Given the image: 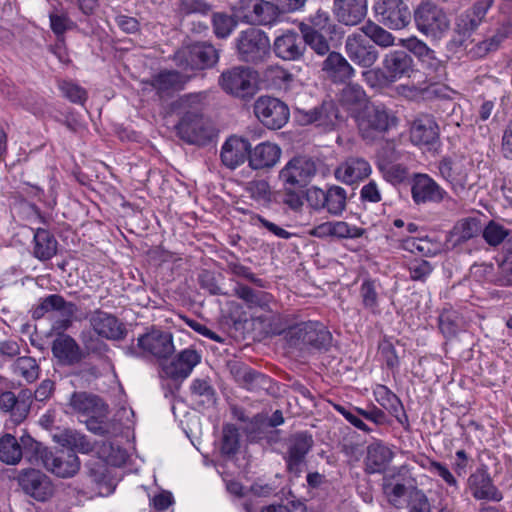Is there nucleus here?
<instances>
[{"label":"nucleus","mask_w":512,"mask_h":512,"mask_svg":"<svg viewBox=\"0 0 512 512\" xmlns=\"http://www.w3.org/2000/svg\"><path fill=\"white\" fill-rule=\"evenodd\" d=\"M25 448L34 455V463L61 478L73 477L80 469V460L72 451H52L33 438L24 440Z\"/></svg>","instance_id":"nucleus-1"},{"label":"nucleus","mask_w":512,"mask_h":512,"mask_svg":"<svg viewBox=\"0 0 512 512\" xmlns=\"http://www.w3.org/2000/svg\"><path fill=\"white\" fill-rule=\"evenodd\" d=\"M220 50L208 41H196L178 49L175 64L185 71L212 69L218 63Z\"/></svg>","instance_id":"nucleus-2"},{"label":"nucleus","mask_w":512,"mask_h":512,"mask_svg":"<svg viewBox=\"0 0 512 512\" xmlns=\"http://www.w3.org/2000/svg\"><path fill=\"white\" fill-rule=\"evenodd\" d=\"M174 351L172 333L157 328H151L137 338L136 344L125 347L126 355L137 358L153 356L166 360Z\"/></svg>","instance_id":"nucleus-3"},{"label":"nucleus","mask_w":512,"mask_h":512,"mask_svg":"<svg viewBox=\"0 0 512 512\" xmlns=\"http://www.w3.org/2000/svg\"><path fill=\"white\" fill-rule=\"evenodd\" d=\"M289 347L304 349H327L332 336L326 327L318 321H307L290 326L285 331Z\"/></svg>","instance_id":"nucleus-4"},{"label":"nucleus","mask_w":512,"mask_h":512,"mask_svg":"<svg viewBox=\"0 0 512 512\" xmlns=\"http://www.w3.org/2000/svg\"><path fill=\"white\" fill-rule=\"evenodd\" d=\"M413 18L417 30L434 41L441 40L450 29L446 12L429 0L422 1L415 8Z\"/></svg>","instance_id":"nucleus-5"},{"label":"nucleus","mask_w":512,"mask_h":512,"mask_svg":"<svg viewBox=\"0 0 512 512\" xmlns=\"http://www.w3.org/2000/svg\"><path fill=\"white\" fill-rule=\"evenodd\" d=\"M177 136L188 144L204 146L212 141L214 129L200 109L186 110L175 125Z\"/></svg>","instance_id":"nucleus-6"},{"label":"nucleus","mask_w":512,"mask_h":512,"mask_svg":"<svg viewBox=\"0 0 512 512\" xmlns=\"http://www.w3.org/2000/svg\"><path fill=\"white\" fill-rule=\"evenodd\" d=\"M232 291L233 295L243 302L240 311H235L233 314L234 327L237 331H241L245 338L255 341L256 292L243 281H236Z\"/></svg>","instance_id":"nucleus-7"},{"label":"nucleus","mask_w":512,"mask_h":512,"mask_svg":"<svg viewBox=\"0 0 512 512\" xmlns=\"http://www.w3.org/2000/svg\"><path fill=\"white\" fill-rule=\"evenodd\" d=\"M239 21L251 26L239 33L236 39L238 58L247 63L256 61V0H240L236 10Z\"/></svg>","instance_id":"nucleus-8"},{"label":"nucleus","mask_w":512,"mask_h":512,"mask_svg":"<svg viewBox=\"0 0 512 512\" xmlns=\"http://www.w3.org/2000/svg\"><path fill=\"white\" fill-rule=\"evenodd\" d=\"M219 85L226 93L249 101L256 93V71L251 67H233L222 72Z\"/></svg>","instance_id":"nucleus-9"},{"label":"nucleus","mask_w":512,"mask_h":512,"mask_svg":"<svg viewBox=\"0 0 512 512\" xmlns=\"http://www.w3.org/2000/svg\"><path fill=\"white\" fill-rule=\"evenodd\" d=\"M286 330L274 297L268 292L258 291V341L285 334Z\"/></svg>","instance_id":"nucleus-10"},{"label":"nucleus","mask_w":512,"mask_h":512,"mask_svg":"<svg viewBox=\"0 0 512 512\" xmlns=\"http://www.w3.org/2000/svg\"><path fill=\"white\" fill-rule=\"evenodd\" d=\"M397 125V117L384 105L367 107L359 119V131L365 140L372 141Z\"/></svg>","instance_id":"nucleus-11"},{"label":"nucleus","mask_w":512,"mask_h":512,"mask_svg":"<svg viewBox=\"0 0 512 512\" xmlns=\"http://www.w3.org/2000/svg\"><path fill=\"white\" fill-rule=\"evenodd\" d=\"M344 50L348 58L362 68H371L379 58V52L358 28L347 35Z\"/></svg>","instance_id":"nucleus-12"},{"label":"nucleus","mask_w":512,"mask_h":512,"mask_svg":"<svg viewBox=\"0 0 512 512\" xmlns=\"http://www.w3.org/2000/svg\"><path fill=\"white\" fill-rule=\"evenodd\" d=\"M314 444L313 438L307 432H297L287 440V450L284 456L287 471L299 477L306 465V456Z\"/></svg>","instance_id":"nucleus-13"},{"label":"nucleus","mask_w":512,"mask_h":512,"mask_svg":"<svg viewBox=\"0 0 512 512\" xmlns=\"http://www.w3.org/2000/svg\"><path fill=\"white\" fill-rule=\"evenodd\" d=\"M251 153L252 145L249 140L233 135L222 145L220 158L222 164L228 169L234 170L248 160L251 169L256 170Z\"/></svg>","instance_id":"nucleus-14"},{"label":"nucleus","mask_w":512,"mask_h":512,"mask_svg":"<svg viewBox=\"0 0 512 512\" xmlns=\"http://www.w3.org/2000/svg\"><path fill=\"white\" fill-rule=\"evenodd\" d=\"M22 491L38 502H46L54 493V485L45 473L38 469L22 470L18 476Z\"/></svg>","instance_id":"nucleus-15"},{"label":"nucleus","mask_w":512,"mask_h":512,"mask_svg":"<svg viewBox=\"0 0 512 512\" xmlns=\"http://www.w3.org/2000/svg\"><path fill=\"white\" fill-rule=\"evenodd\" d=\"M51 352L60 367L77 366L86 358L82 347L67 333H56L51 342Z\"/></svg>","instance_id":"nucleus-16"},{"label":"nucleus","mask_w":512,"mask_h":512,"mask_svg":"<svg viewBox=\"0 0 512 512\" xmlns=\"http://www.w3.org/2000/svg\"><path fill=\"white\" fill-rule=\"evenodd\" d=\"M414 72L412 57L403 50L387 53L382 61L381 77L385 83H394L402 78H409Z\"/></svg>","instance_id":"nucleus-17"},{"label":"nucleus","mask_w":512,"mask_h":512,"mask_svg":"<svg viewBox=\"0 0 512 512\" xmlns=\"http://www.w3.org/2000/svg\"><path fill=\"white\" fill-rule=\"evenodd\" d=\"M88 320L94 333L101 338L121 341L127 335L125 325L115 315L101 309L91 312Z\"/></svg>","instance_id":"nucleus-18"},{"label":"nucleus","mask_w":512,"mask_h":512,"mask_svg":"<svg viewBox=\"0 0 512 512\" xmlns=\"http://www.w3.org/2000/svg\"><path fill=\"white\" fill-rule=\"evenodd\" d=\"M201 361V355L194 349H184L171 361L161 362V378L183 381Z\"/></svg>","instance_id":"nucleus-19"},{"label":"nucleus","mask_w":512,"mask_h":512,"mask_svg":"<svg viewBox=\"0 0 512 512\" xmlns=\"http://www.w3.org/2000/svg\"><path fill=\"white\" fill-rule=\"evenodd\" d=\"M471 168L472 164L464 159L443 158L438 164L441 177L450 184L452 190L457 194L468 188Z\"/></svg>","instance_id":"nucleus-20"},{"label":"nucleus","mask_w":512,"mask_h":512,"mask_svg":"<svg viewBox=\"0 0 512 512\" xmlns=\"http://www.w3.org/2000/svg\"><path fill=\"white\" fill-rule=\"evenodd\" d=\"M289 118L287 105L277 98L261 96L258 98V120L271 130L283 127Z\"/></svg>","instance_id":"nucleus-21"},{"label":"nucleus","mask_w":512,"mask_h":512,"mask_svg":"<svg viewBox=\"0 0 512 512\" xmlns=\"http://www.w3.org/2000/svg\"><path fill=\"white\" fill-rule=\"evenodd\" d=\"M316 171V164L313 160L306 157H294L280 171L279 177L285 185L304 186L315 176Z\"/></svg>","instance_id":"nucleus-22"},{"label":"nucleus","mask_w":512,"mask_h":512,"mask_svg":"<svg viewBox=\"0 0 512 512\" xmlns=\"http://www.w3.org/2000/svg\"><path fill=\"white\" fill-rule=\"evenodd\" d=\"M467 485L476 500L500 502L503 493L496 487L486 468H478L469 475Z\"/></svg>","instance_id":"nucleus-23"},{"label":"nucleus","mask_w":512,"mask_h":512,"mask_svg":"<svg viewBox=\"0 0 512 512\" xmlns=\"http://www.w3.org/2000/svg\"><path fill=\"white\" fill-rule=\"evenodd\" d=\"M297 114L302 125L315 124L325 129L332 128L338 119L337 105L332 100H324L311 109H297Z\"/></svg>","instance_id":"nucleus-24"},{"label":"nucleus","mask_w":512,"mask_h":512,"mask_svg":"<svg viewBox=\"0 0 512 512\" xmlns=\"http://www.w3.org/2000/svg\"><path fill=\"white\" fill-rule=\"evenodd\" d=\"M412 199L416 204L440 203L447 192L429 175L416 174L411 187Z\"/></svg>","instance_id":"nucleus-25"},{"label":"nucleus","mask_w":512,"mask_h":512,"mask_svg":"<svg viewBox=\"0 0 512 512\" xmlns=\"http://www.w3.org/2000/svg\"><path fill=\"white\" fill-rule=\"evenodd\" d=\"M379 21L391 29H402L410 22V12L407 5L399 0H387L375 6Z\"/></svg>","instance_id":"nucleus-26"},{"label":"nucleus","mask_w":512,"mask_h":512,"mask_svg":"<svg viewBox=\"0 0 512 512\" xmlns=\"http://www.w3.org/2000/svg\"><path fill=\"white\" fill-rule=\"evenodd\" d=\"M439 139V127L431 115H420L411 124L410 140L416 146H433Z\"/></svg>","instance_id":"nucleus-27"},{"label":"nucleus","mask_w":512,"mask_h":512,"mask_svg":"<svg viewBox=\"0 0 512 512\" xmlns=\"http://www.w3.org/2000/svg\"><path fill=\"white\" fill-rule=\"evenodd\" d=\"M188 78L177 70H163L152 76L149 84L160 98H169L184 89Z\"/></svg>","instance_id":"nucleus-28"},{"label":"nucleus","mask_w":512,"mask_h":512,"mask_svg":"<svg viewBox=\"0 0 512 512\" xmlns=\"http://www.w3.org/2000/svg\"><path fill=\"white\" fill-rule=\"evenodd\" d=\"M78 306L74 302L66 301L60 294H50L39 299V303L31 310L34 320L43 318L47 313L59 312L61 316H75Z\"/></svg>","instance_id":"nucleus-29"},{"label":"nucleus","mask_w":512,"mask_h":512,"mask_svg":"<svg viewBox=\"0 0 512 512\" xmlns=\"http://www.w3.org/2000/svg\"><path fill=\"white\" fill-rule=\"evenodd\" d=\"M273 50L277 57L283 60H299L305 52L303 35L293 30H287L274 40Z\"/></svg>","instance_id":"nucleus-30"},{"label":"nucleus","mask_w":512,"mask_h":512,"mask_svg":"<svg viewBox=\"0 0 512 512\" xmlns=\"http://www.w3.org/2000/svg\"><path fill=\"white\" fill-rule=\"evenodd\" d=\"M371 165L361 157H348L337 166L334 171L335 178L345 184H354L362 181L371 174Z\"/></svg>","instance_id":"nucleus-31"},{"label":"nucleus","mask_w":512,"mask_h":512,"mask_svg":"<svg viewBox=\"0 0 512 512\" xmlns=\"http://www.w3.org/2000/svg\"><path fill=\"white\" fill-rule=\"evenodd\" d=\"M482 231L480 220L467 217L458 220L446 238L448 248L454 249L462 246L469 240L479 236Z\"/></svg>","instance_id":"nucleus-32"},{"label":"nucleus","mask_w":512,"mask_h":512,"mask_svg":"<svg viewBox=\"0 0 512 512\" xmlns=\"http://www.w3.org/2000/svg\"><path fill=\"white\" fill-rule=\"evenodd\" d=\"M322 71L333 83H346L355 75V69L339 52H330L322 63Z\"/></svg>","instance_id":"nucleus-33"},{"label":"nucleus","mask_w":512,"mask_h":512,"mask_svg":"<svg viewBox=\"0 0 512 512\" xmlns=\"http://www.w3.org/2000/svg\"><path fill=\"white\" fill-rule=\"evenodd\" d=\"M334 14L337 20L347 26L359 24L366 16V0H334Z\"/></svg>","instance_id":"nucleus-34"},{"label":"nucleus","mask_w":512,"mask_h":512,"mask_svg":"<svg viewBox=\"0 0 512 512\" xmlns=\"http://www.w3.org/2000/svg\"><path fill=\"white\" fill-rule=\"evenodd\" d=\"M32 438L30 435H22L20 442L15 436L6 433L0 438V460L9 465L17 464L24 455L29 461H34V455L25 448L24 440Z\"/></svg>","instance_id":"nucleus-35"},{"label":"nucleus","mask_w":512,"mask_h":512,"mask_svg":"<svg viewBox=\"0 0 512 512\" xmlns=\"http://www.w3.org/2000/svg\"><path fill=\"white\" fill-rule=\"evenodd\" d=\"M375 400L380 406L394 416L397 422L405 429L409 430L410 423L404 410V406L399 397L385 385H378L374 390Z\"/></svg>","instance_id":"nucleus-36"},{"label":"nucleus","mask_w":512,"mask_h":512,"mask_svg":"<svg viewBox=\"0 0 512 512\" xmlns=\"http://www.w3.org/2000/svg\"><path fill=\"white\" fill-rule=\"evenodd\" d=\"M32 231V255L42 262L52 259L58 251V241L54 234L45 228H36Z\"/></svg>","instance_id":"nucleus-37"},{"label":"nucleus","mask_w":512,"mask_h":512,"mask_svg":"<svg viewBox=\"0 0 512 512\" xmlns=\"http://www.w3.org/2000/svg\"><path fill=\"white\" fill-rule=\"evenodd\" d=\"M231 413L234 419L240 422L241 429L247 434L248 441L254 443L256 441V410L254 401L241 402L231 405Z\"/></svg>","instance_id":"nucleus-38"},{"label":"nucleus","mask_w":512,"mask_h":512,"mask_svg":"<svg viewBox=\"0 0 512 512\" xmlns=\"http://www.w3.org/2000/svg\"><path fill=\"white\" fill-rule=\"evenodd\" d=\"M394 458V452L385 444L378 442L368 446L366 471L369 474L381 473Z\"/></svg>","instance_id":"nucleus-39"},{"label":"nucleus","mask_w":512,"mask_h":512,"mask_svg":"<svg viewBox=\"0 0 512 512\" xmlns=\"http://www.w3.org/2000/svg\"><path fill=\"white\" fill-rule=\"evenodd\" d=\"M69 404L74 411L86 415L103 414L108 409L99 396L87 392H74L70 397Z\"/></svg>","instance_id":"nucleus-40"},{"label":"nucleus","mask_w":512,"mask_h":512,"mask_svg":"<svg viewBox=\"0 0 512 512\" xmlns=\"http://www.w3.org/2000/svg\"><path fill=\"white\" fill-rule=\"evenodd\" d=\"M53 440L63 447L69 448L67 451L80 452L87 454L93 450L92 443L87 436L72 429H63L53 434Z\"/></svg>","instance_id":"nucleus-41"},{"label":"nucleus","mask_w":512,"mask_h":512,"mask_svg":"<svg viewBox=\"0 0 512 512\" xmlns=\"http://www.w3.org/2000/svg\"><path fill=\"white\" fill-rule=\"evenodd\" d=\"M379 281L365 278L359 288V296L362 307L371 314H380V293Z\"/></svg>","instance_id":"nucleus-42"},{"label":"nucleus","mask_w":512,"mask_h":512,"mask_svg":"<svg viewBox=\"0 0 512 512\" xmlns=\"http://www.w3.org/2000/svg\"><path fill=\"white\" fill-rule=\"evenodd\" d=\"M191 397L202 407H213L217 402V393L211 381L196 378L190 386Z\"/></svg>","instance_id":"nucleus-43"},{"label":"nucleus","mask_w":512,"mask_h":512,"mask_svg":"<svg viewBox=\"0 0 512 512\" xmlns=\"http://www.w3.org/2000/svg\"><path fill=\"white\" fill-rule=\"evenodd\" d=\"M240 448V434L234 424H225L220 440V454L224 460H232Z\"/></svg>","instance_id":"nucleus-44"},{"label":"nucleus","mask_w":512,"mask_h":512,"mask_svg":"<svg viewBox=\"0 0 512 512\" xmlns=\"http://www.w3.org/2000/svg\"><path fill=\"white\" fill-rule=\"evenodd\" d=\"M299 29L303 35V43L305 44V47L309 46L319 56H325L331 52V47L325 36V32L314 31L304 23L299 24Z\"/></svg>","instance_id":"nucleus-45"},{"label":"nucleus","mask_w":512,"mask_h":512,"mask_svg":"<svg viewBox=\"0 0 512 512\" xmlns=\"http://www.w3.org/2000/svg\"><path fill=\"white\" fill-rule=\"evenodd\" d=\"M230 374L233 379L242 388L252 391L256 382V373L247 364L241 361H230L227 364Z\"/></svg>","instance_id":"nucleus-46"},{"label":"nucleus","mask_w":512,"mask_h":512,"mask_svg":"<svg viewBox=\"0 0 512 512\" xmlns=\"http://www.w3.org/2000/svg\"><path fill=\"white\" fill-rule=\"evenodd\" d=\"M360 29L374 46L388 48L395 44V37L392 33L372 21L366 22Z\"/></svg>","instance_id":"nucleus-47"},{"label":"nucleus","mask_w":512,"mask_h":512,"mask_svg":"<svg viewBox=\"0 0 512 512\" xmlns=\"http://www.w3.org/2000/svg\"><path fill=\"white\" fill-rule=\"evenodd\" d=\"M292 81V75L280 66H269L261 76V83L267 88H286Z\"/></svg>","instance_id":"nucleus-48"},{"label":"nucleus","mask_w":512,"mask_h":512,"mask_svg":"<svg viewBox=\"0 0 512 512\" xmlns=\"http://www.w3.org/2000/svg\"><path fill=\"white\" fill-rule=\"evenodd\" d=\"M347 192L344 188L333 185L326 190L325 210L332 215H340L346 208Z\"/></svg>","instance_id":"nucleus-49"},{"label":"nucleus","mask_w":512,"mask_h":512,"mask_svg":"<svg viewBox=\"0 0 512 512\" xmlns=\"http://www.w3.org/2000/svg\"><path fill=\"white\" fill-rule=\"evenodd\" d=\"M15 375L21 376L28 383L34 382L39 377L40 367L35 358L30 356L18 357L12 364Z\"/></svg>","instance_id":"nucleus-50"},{"label":"nucleus","mask_w":512,"mask_h":512,"mask_svg":"<svg viewBox=\"0 0 512 512\" xmlns=\"http://www.w3.org/2000/svg\"><path fill=\"white\" fill-rule=\"evenodd\" d=\"M303 23L314 31H322L328 35L336 34L337 31V25L331 20L329 13L322 9H318Z\"/></svg>","instance_id":"nucleus-51"},{"label":"nucleus","mask_w":512,"mask_h":512,"mask_svg":"<svg viewBox=\"0 0 512 512\" xmlns=\"http://www.w3.org/2000/svg\"><path fill=\"white\" fill-rule=\"evenodd\" d=\"M237 21L225 12H214L212 14V26L215 36L219 39H225L236 27Z\"/></svg>","instance_id":"nucleus-52"},{"label":"nucleus","mask_w":512,"mask_h":512,"mask_svg":"<svg viewBox=\"0 0 512 512\" xmlns=\"http://www.w3.org/2000/svg\"><path fill=\"white\" fill-rule=\"evenodd\" d=\"M81 342L83 344V350L87 355H95L98 358H102L109 351V346L95 333H84L80 335Z\"/></svg>","instance_id":"nucleus-53"},{"label":"nucleus","mask_w":512,"mask_h":512,"mask_svg":"<svg viewBox=\"0 0 512 512\" xmlns=\"http://www.w3.org/2000/svg\"><path fill=\"white\" fill-rule=\"evenodd\" d=\"M280 156L281 149L278 145L270 142L258 144V169L273 167Z\"/></svg>","instance_id":"nucleus-54"},{"label":"nucleus","mask_w":512,"mask_h":512,"mask_svg":"<svg viewBox=\"0 0 512 512\" xmlns=\"http://www.w3.org/2000/svg\"><path fill=\"white\" fill-rule=\"evenodd\" d=\"M58 87L62 95L74 104L84 105L88 99L86 89L71 80L59 82Z\"/></svg>","instance_id":"nucleus-55"},{"label":"nucleus","mask_w":512,"mask_h":512,"mask_svg":"<svg viewBox=\"0 0 512 512\" xmlns=\"http://www.w3.org/2000/svg\"><path fill=\"white\" fill-rule=\"evenodd\" d=\"M88 473L92 481L99 487H105L108 493L114 490L112 481L108 475L107 465L101 461H95L87 465Z\"/></svg>","instance_id":"nucleus-56"},{"label":"nucleus","mask_w":512,"mask_h":512,"mask_svg":"<svg viewBox=\"0 0 512 512\" xmlns=\"http://www.w3.org/2000/svg\"><path fill=\"white\" fill-rule=\"evenodd\" d=\"M497 282L501 286H512V242L509 239L504 246V257L499 264Z\"/></svg>","instance_id":"nucleus-57"},{"label":"nucleus","mask_w":512,"mask_h":512,"mask_svg":"<svg viewBox=\"0 0 512 512\" xmlns=\"http://www.w3.org/2000/svg\"><path fill=\"white\" fill-rule=\"evenodd\" d=\"M481 233L486 243L494 247L500 245L509 236V230L493 220L488 222Z\"/></svg>","instance_id":"nucleus-58"},{"label":"nucleus","mask_w":512,"mask_h":512,"mask_svg":"<svg viewBox=\"0 0 512 512\" xmlns=\"http://www.w3.org/2000/svg\"><path fill=\"white\" fill-rule=\"evenodd\" d=\"M407 269L412 281L425 282L432 274L434 267L427 260L415 258L407 263Z\"/></svg>","instance_id":"nucleus-59"},{"label":"nucleus","mask_w":512,"mask_h":512,"mask_svg":"<svg viewBox=\"0 0 512 512\" xmlns=\"http://www.w3.org/2000/svg\"><path fill=\"white\" fill-rule=\"evenodd\" d=\"M50 28L58 41H64L65 33L77 25L66 14H49Z\"/></svg>","instance_id":"nucleus-60"},{"label":"nucleus","mask_w":512,"mask_h":512,"mask_svg":"<svg viewBox=\"0 0 512 512\" xmlns=\"http://www.w3.org/2000/svg\"><path fill=\"white\" fill-rule=\"evenodd\" d=\"M439 329L447 337H454L460 330V320L455 311H444L439 316Z\"/></svg>","instance_id":"nucleus-61"},{"label":"nucleus","mask_w":512,"mask_h":512,"mask_svg":"<svg viewBox=\"0 0 512 512\" xmlns=\"http://www.w3.org/2000/svg\"><path fill=\"white\" fill-rule=\"evenodd\" d=\"M17 407L15 413V424L22 423L28 416L32 401L34 399L33 392L30 389H22L16 395Z\"/></svg>","instance_id":"nucleus-62"},{"label":"nucleus","mask_w":512,"mask_h":512,"mask_svg":"<svg viewBox=\"0 0 512 512\" xmlns=\"http://www.w3.org/2000/svg\"><path fill=\"white\" fill-rule=\"evenodd\" d=\"M429 468L430 473L439 477L447 487L454 490L459 489V482L447 464L437 461V463H432Z\"/></svg>","instance_id":"nucleus-63"},{"label":"nucleus","mask_w":512,"mask_h":512,"mask_svg":"<svg viewBox=\"0 0 512 512\" xmlns=\"http://www.w3.org/2000/svg\"><path fill=\"white\" fill-rule=\"evenodd\" d=\"M400 44L412 53L421 62L425 56L432 50L423 40L416 36L401 39Z\"/></svg>","instance_id":"nucleus-64"}]
</instances>
